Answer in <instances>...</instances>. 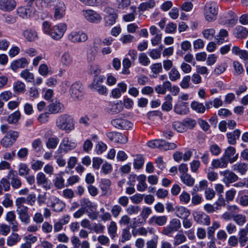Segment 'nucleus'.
<instances>
[{"instance_id":"aec40b11","label":"nucleus","mask_w":248,"mask_h":248,"mask_svg":"<svg viewBox=\"0 0 248 248\" xmlns=\"http://www.w3.org/2000/svg\"><path fill=\"white\" fill-rule=\"evenodd\" d=\"M16 4L15 0H0V9L5 12L11 11L15 8Z\"/></svg>"},{"instance_id":"6e6552de","label":"nucleus","mask_w":248,"mask_h":248,"mask_svg":"<svg viewBox=\"0 0 248 248\" xmlns=\"http://www.w3.org/2000/svg\"><path fill=\"white\" fill-rule=\"evenodd\" d=\"M181 226L180 221L177 218H173L170 221L168 226L163 228L161 233L164 235L169 236L173 232L177 231Z\"/></svg>"},{"instance_id":"8fccbe9b","label":"nucleus","mask_w":248,"mask_h":248,"mask_svg":"<svg viewBox=\"0 0 248 248\" xmlns=\"http://www.w3.org/2000/svg\"><path fill=\"white\" fill-rule=\"evenodd\" d=\"M20 77L27 82H31L34 79L33 74L28 69H24L20 74Z\"/></svg>"},{"instance_id":"de8ad7c7","label":"nucleus","mask_w":248,"mask_h":248,"mask_svg":"<svg viewBox=\"0 0 248 248\" xmlns=\"http://www.w3.org/2000/svg\"><path fill=\"white\" fill-rule=\"evenodd\" d=\"M20 112L19 110H16L8 116L7 121L10 124H16L20 118Z\"/></svg>"},{"instance_id":"c756f323","label":"nucleus","mask_w":248,"mask_h":248,"mask_svg":"<svg viewBox=\"0 0 248 248\" xmlns=\"http://www.w3.org/2000/svg\"><path fill=\"white\" fill-rule=\"evenodd\" d=\"M241 134V131L239 129H235L232 132L227 133L228 141L229 144L234 145L236 143V140L239 138Z\"/></svg>"},{"instance_id":"c85d7f7f","label":"nucleus","mask_w":248,"mask_h":248,"mask_svg":"<svg viewBox=\"0 0 248 248\" xmlns=\"http://www.w3.org/2000/svg\"><path fill=\"white\" fill-rule=\"evenodd\" d=\"M8 178L11 180L12 186L16 189L19 188L21 186V182L18 177L15 174L13 171H10L8 174Z\"/></svg>"},{"instance_id":"393cba45","label":"nucleus","mask_w":248,"mask_h":248,"mask_svg":"<svg viewBox=\"0 0 248 248\" xmlns=\"http://www.w3.org/2000/svg\"><path fill=\"white\" fill-rule=\"evenodd\" d=\"M22 34L29 42H34L38 38L37 32L32 29H26L22 31Z\"/></svg>"},{"instance_id":"4be33fe9","label":"nucleus","mask_w":248,"mask_h":248,"mask_svg":"<svg viewBox=\"0 0 248 248\" xmlns=\"http://www.w3.org/2000/svg\"><path fill=\"white\" fill-rule=\"evenodd\" d=\"M64 109V106L59 101H56L47 106L48 113L56 114L61 112Z\"/></svg>"},{"instance_id":"79ce46f5","label":"nucleus","mask_w":248,"mask_h":248,"mask_svg":"<svg viewBox=\"0 0 248 248\" xmlns=\"http://www.w3.org/2000/svg\"><path fill=\"white\" fill-rule=\"evenodd\" d=\"M111 182L108 179H102L100 182V188L102 191L106 194L110 189Z\"/></svg>"},{"instance_id":"09e8293b","label":"nucleus","mask_w":248,"mask_h":248,"mask_svg":"<svg viewBox=\"0 0 248 248\" xmlns=\"http://www.w3.org/2000/svg\"><path fill=\"white\" fill-rule=\"evenodd\" d=\"M228 36V31L225 29H221L218 34L216 36V40L219 44H222L225 41V38Z\"/></svg>"},{"instance_id":"5701e85b","label":"nucleus","mask_w":248,"mask_h":248,"mask_svg":"<svg viewBox=\"0 0 248 248\" xmlns=\"http://www.w3.org/2000/svg\"><path fill=\"white\" fill-rule=\"evenodd\" d=\"M29 62L25 58L14 61L11 63V68L15 72L19 68H24L27 66Z\"/></svg>"},{"instance_id":"bf43d9fd","label":"nucleus","mask_w":248,"mask_h":248,"mask_svg":"<svg viewBox=\"0 0 248 248\" xmlns=\"http://www.w3.org/2000/svg\"><path fill=\"white\" fill-rule=\"evenodd\" d=\"M80 204L81 208H83L85 211L88 209L91 210L93 207V203L88 199L86 198H82L80 200Z\"/></svg>"},{"instance_id":"f3484780","label":"nucleus","mask_w":248,"mask_h":248,"mask_svg":"<svg viewBox=\"0 0 248 248\" xmlns=\"http://www.w3.org/2000/svg\"><path fill=\"white\" fill-rule=\"evenodd\" d=\"M5 220L11 225L13 232H16L18 231V223L16 220V216L14 211H9L7 213Z\"/></svg>"},{"instance_id":"f704fd0d","label":"nucleus","mask_w":248,"mask_h":248,"mask_svg":"<svg viewBox=\"0 0 248 248\" xmlns=\"http://www.w3.org/2000/svg\"><path fill=\"white\" fill-rule=\"evenodd\" d=\"M196 221L197 222L203 224L205 225H209L210 223V217L206 214L203 213H199L196 217Z\"/></svg>"},{"instance_id":"ddd939ff","label":"nucleus","mask_w":248,"mask_h":248,"mask_svg":"<svg viewBox=\"0 0 248 248\" xmlns=\"http://www.w3.org/2000/svg\"><path fill=\"white\" fill-rule=\"evenodd\" d=\"M83 88L80 82H76L72 84L70 89V93L74 99H80L83 94Z\"/></svg>"},{"instance_id":"cd10ccee","label":"nucleus","mask_w":248,"mask_h":248,"mask_svg":"<svg viewBox=\"0 0 248 248\" xmlns=\"http://www.w3.org/2000/svg\"><path fill=\"white\" fill-rule=\"evenodd\" d=\"M60 62L63 66L69 67L73 64V59L70 53L64 52L61 57Z\"/></svg>"},{"instance_id":"69168bd1","label":"nucleus","mask_w":248,"mask_h":248,"mask_svg":"<svg viewBox=\"0 0 248 248\" xmlns=\"http://www.w3.org/2000/svg\"><path fill=\"white\" fill-rule=\"evenodd\" d=\"M112 170V166L111 164L105 162L101 167V172L104 174L110 173Z\"/></svg>"},{"instance_id":"bb28decb","label":"nucleus","mask_w":248,"mask_h":248,"mask_svg":"<svg viewBox=\"0 0 248 248\" xmlns=\"http://www.w3.org/2000/svg\"><path fill=\"white\" fill-rule=\"evenodd\" d=\"M37 183L38 185H42L43 187L46 190L50 189L48 185V181L46 175L42 172L37 173L36 176Z\"/></svg>"},{"instance_id":"b1692460","label":"nucleus","mask_w":248,"mask_h":248,"mask_svg":"<svg viewBox=\"0 0 248 248\" xmlns=\"http://www.w3.org/2000/svg\"><path fill=\"white\" fill-rule=\"evenodd\" d=\"M229 162L226 158L222 156L220 158L214 159L212 160L211 165L214 169H224L228 166Z\"/></svg>"},{"instance_id":"a18cd8bd","label":"nucleus","mask_w":248,"mask_h":248,"mask_svg":"<svg viewBox=\"0 0 248 248\" xmlns=\"http://www.w3.org/2000/svg\"><path fill=\"white\" fill-rule=\"evenodd\" d=\"M59 142V139L58 138L50 137L48 138L46 142V146L49 149H54L56 148Z\"/></svg>"},{"instance_id":"2f4dec72","label":"nucleus","mask_w":248,"mask_h":248,"mask_svg":"<svg viewBox=\"0 0 248 248\" xmlns=\"http://www.w3.org/2000/svg\"><path fill=\"white\" fill-rule=\"evenodd\" d=\"M234 33L238 38H244L248 36V31L242 26H237L235 28Z\"/></svg>"},{"instance_id":"774afa93","label":"nucleus","mask_w":248,"mask_h":248,"mask_svg":"<svg viewBox=\"0 0 248 248\" xmlns=\"http://www.w3.org/2000/svg\"><path fill=\"white\" fill-rule=\"evenodd\" d=\"M11 227L9 225L3 223L0 224V234L3 236L7 235L10 232Z\"/></svg>"},{"instance_id":"052dcab7","label":"nucleus","mask_w":248,"mask_h":248,"mask_svg":"<svg viewBox=\"0 0 248 248\" xmlns=\"http://www.w3.org/2000/svg\"><path fill=\"white\" fill-rule=\"evenodd\" d=\"M233 219L238 225L240 226H243L247 221L246 216L242 214L234 215Z\"/></svg>"},{"instance_id":"473e14b6","label":"nucleus","mask_w":248,"mask_h":248,"mask_svg":"<svg viewBox=\"0 0 248 248\" xmlns=\"http://www.w3.org/2000/svg\"><path fill=\"white\" fill-rule=\"evenodd\" d=\"M65 203L60 199L55 197L51 205V207L55 212H61L65 208Z\"/></svg>"},{"instance_id":"49530a36","label":"nucleus","mask_w":248,"mask_h":248,"mask_svg":"<svg viewBox=\"0 0 248 248\" xmlns=\"http://www.w3.org/2000/svg\"><path fill=\"white\" fill-rule=\"evenodd\" d=\"M169 78L171 81H176L180 78L181 75L176 67H172L168 73Z\"/></svg>"},{"instance_id":"9d476101","label":"nucleus","mask_w":248,"mask_h":248,"mask_svg":"<svg viewBox=\"0 0 248 248\" xmlns=\"http://www.w3.org/2000/svg\"><path fill=\"white\" fill-rule=\"evenodd\" d=\"M124 109L123 104L121 101L109 102L105 107V111L110 114H114L121 112Z\"/></svg>"},{"instance_id":"3c124183","label":"nucleus","mask_w":248,"mask_h":248,"mask_svg":"<svg viewBox=\"0 0 248 248\" xmlns=\"http://www.w3.org/2000/svg\"><path fill=\"white\" fill-rule=\"evenodd\" d=\"M191 108L198 113H204L205 108L202 103L194 101L191 104Z\"/></svg>"},{"instance_id":"f8f14e48","label":"nucleus","mask_w":248,"mask_h":248,"mask_svg":"<svg viewBox=\"0 0 248 248\" xmlns=\"http://www.w3.org/2000/svg\"><path fill=\"white\" fill-rule=\"evenodd\" d=\"M220 174L223 176V182L227 186L238 180V176L233 172L229 170L220 171Z\"/></svg>"},{"instance_id":"c03bdc74","label":"nucleus","mask_w":248,"mask_h":248,"mask_svg":"<svg viewBox=\"0 0 248 248\" xmlns=\"http://www.w3.org/2000/svg\"><path fill=\"white\" fill-rule=\"evenodd\" d=\"M144 163V159L141 155H137L134 160L133 166L135 169H141Z\"/></svg>"},{"instance_id":"f257e3e1","label":"nucleus","mask_w":248,"mask_h":248,"mask_svg":"<svg viewBox=\"0 0 248 248\" xmlns=\"http://www.w3.org/2000/svg\"><path fill=\"white\" fill-rule=\"evenodd\" d=\"M56 125L59 129L69 133L75 129V121L72 115L62 114L57 117Z\"/></svg>"},{"instance_id":"20e7f679","label":"nucleus","mask_w":248,"mask_h":248,"mask_svg":"<svg viewBox=\"0 0 248 248\" xmlns=\"http://www.w3.org/2000/svg\"><path fill=\"white\" fill-rule=\"evenodd\" d=\"M77 143L68 137H64L62 139L58 150L60 153H67L73 150L77 146Z\"/></svg>"},{"instance_id":"680f3d73","label":"nucleus","mask_w":248,"mask_h":248,"mask_svg":"<svg viewBox=\"0 0 248 248\" xmlns=\"http://www.w3.org/2000/svg\"><path fill=\"white\" fill-rule=\"evenodd\" d=\"M150 68L152 72L156 75L155 76H154V77H156L157 75L163 71L162 64L160 62L155 63L152 64L150 66Z\"/></svg>"},{"instance_id":"a878e982","label":"nucleus","mask_w":248,"mask_h":248,"mask_svg":"<svg viewBox=\"0 0 248 248\" xmlns=\"http://www.w3.org/2000/svg\"><path fill=\"white\" fill-rule=\"evenodd\" d=\"M28 207H27L20 210H16V212L20 220L22 222L26 224L30 222V217L28 213Z\"/></svg>"},{"instance_id":"4c0bfd02","label":"nucleus","mask_w":248,"mask_h":248,"mask_svg":"<svg viewBox=\"0 0 248 248\" xmlns=\"http://www.w3.org/2000/svg\"><path fill=\"white\" fill-rule=\"evenodd\" d=\"M20 239V237L17 233L13 232L7 238V245L9 247H12L18 242Z\"/></svg>"},{"instance_id":"ea45409f","label":"nucleus","mask_w":248,"mask_h":248,"mask_svg":"<svg viewBox=\"0 0 248 248\" xmlns=\"http://www.w3.org/2000/svg\"><path fill=\"white\" fill-rule=\"evenodd\" d=\"M248 233L242 228L238 232V240L241 247H243L248 241Z\"/></svg>"},{"instance_id":"412c9836","label":"nucleus","mask_w":248,"mask_h":248,"mask_svg":"<svg viewBox=\"0 0 248 248\" xmlns=\"http://www.w3.org/2000/svg\"><path fill=\"white\" fill-rule=\"evenodd\" d=\"M167 221V217L165 216L152 217L148 220V223L151 225L164 226Z\"/></svg>"},{"instance_id":"a19ab883","label":"nucleus","mask_w":248,"mask_h":248,"mask_svg":"<svg viewBox=\"0 0 248 248\" xmlns=\"http://www.w3.org/2000/svg\"><path fill=\"white\" fill-rule=\"evenodd\" d=\"M228 67L227 63L225 62H221L216 65L213 70V74L216 76H218L223 73Z\"/></svg>"},{"instance_id":"864d4df0","label":"nucleus","mask_w":248,"mask_h":248,"mask_svg":"<svg viewBox=\"0 0 248 248\" xmlns=\"http://www.w3.org/2000/svg\"><path fill=\"white\" fill-rule=\"evenodd\" d=\"M27 4V7L33 9H40L41 5L39 3V0H24Z\"/></svg>"},{"instance_id":"9b49d317","label":"nucleus","mask_w":248,"mask_h":248,"mask_svg":"<svg viewBox=\"0 0 248 248\" xmlns=\"http://www.w3.org/2000/svg\"><path fill=\"white\" fill-rule=\"evenodd\" d=\"M82 14L85 18L90 23H99L102 19L100 14L96 11L92 10H84Z\"/></svg>"},{"instance_id":"6e6d98bb","label":"nucleus","mask_w":248,"mask_h":248,"mask_svg":"<svg viewBox=\"0 0 248 248\" xmlns=\"http://www.w3.org/2000/svg\"><path fill=\"white\" fill-rule=\"evenodd\" d=\"M186 240V236L183 233H177L174 237L173 245L175 246H178Z\"/></svg>"},{"instance_id":"39448f33","label":"nucleus","mask_w":248,"mask_h":248,"mask_svg":"<svg viewBox=\"0 0 248 248\" xmlns=\"http://www.w3.org/2000/svg\"><path fill=\"white\" fill-rule=\"evenodd\" d=\"M66 30L67 25L65 23H59L52 28L50 36L54 39L59 40L63 36Z\"/></svg>"},{"instance_id":"4468645a","label":"nucleus","mask_w":248,"mask_h":248,"mask_svg":"<svg viewBox=\"0 0 248 248\" xmlns=\"http://www.w3.org/2000/svg\"><path fill=\"white\" fill-rule=\"evenodd\" d=\"M68 39L73 43H80L85 42L87 39V35L82 31H73L68 35Z\"/></svg>"},{"instance_id":"423d86ee","label":"nucleus","mask_w":248,"mask_h":248,"mask_svg":"<svg viewBox=\"0 0 248 248\" xmlns=\"http://www.w3.org/2000/svg\"><path fill=\"white\" fill-rule=\"evenodd\" d=\"M107 137L111 141L114 142L124 144L128 142V138L122 133L110 131L106 133Z\"/></svg>"},{"instance_id":"1a4fd4ad","label":"nucleus","mask_w":248,"mask_h":248,"mask_svg":"<svg viewBox=\"0 0 248 248\" xmlns=\"http://www.w3.org/2000/svg\"><path fill=\"white\" fill-rule=\"evenodd\" d=\"M18 136L17 132L10 130L1 140V144L5 148H9L16 141Z\"/></svg>"},{"instance_id":"5fc2aeb1","label":"nucleus","mask_w":248,"mask_h":248,"mask_svg":"<svg viewBox=\"0 0 248 248\" xmlns=\"http://www.w3.org/2000/svg\"><path fill=\"white\" fill-rule=\"evenodd\" d=\"M186 103L182 101L178 102L174 106V109L175 112L180 115H184L186 114V111L185 109L183 108H182L183 107H186Z\"/></svg>"},{"instance_id":"dca6fc26","label":"nucleus","mask_w":248,"mask_h":248,"mask_svg":"<svg viewBox=\"0 0 248 248\" xmlns=\"http://www.w3.org/2000/svg\"><path fill=\"white\" fill-rule=\"evenodd\" d=\"M105 11L108 14L104 17L105 25L109 26L113 25L116 22L117 15L114 13V9L106 8Z\"/></svg>"},{"instance_id":"a211bd4d","label":"nucleus","mask_w":248,"mask_h":248,"mask_svg":"<svg viewBox=\"0 0 248 248\" xmlns=\"http://www.w3.org/2000/svg\"><path fill=\"white\" fill-rule=\"evenodd\" d=\"M235 154V148L233 147L229 146L225 150L224 154L223 156L228 160L229 163H232L236 161L238 157V154H236L233 156Z\"/></svg>"},{"instance_id":"7c9ffc66","label":"nucleus","mask_w":248,"mask_h":248,"mask_svg":"<svg viewBox=\"0 0 248 248\" xmlns=\"http://www.w3.org/2000/svg\"><path fill=\"white\" fill-rule=\"evenodd\" d=\"M232 170L239 172L242 175L246 174L248 170L247 164L245 163L237 162L232 166Z\"/></svg>"},{"instance_id":"6ab92c4d","label":"nucleus","mask_w":248,"mask_h":248,"mask_svg":"<svg viewBox=\"0 0 248 248\" xmlns=\"http://www.w3.org/2000/svg\"><path fill=\"white\" fill-rule=\"evenodd\" d=\"M66 7L62 2H59L54 8V18L55 20L62 18L65 14Z\"/></svg>"},{"instance_id":"37998d69","label":"nucleus","mask_w":248,"mask_h":248,"mask_svg":"<svg viewBox=\"0 0 248 248\" xmlns=\"http://www.w3.org/2000/svg\"><path fill=\"white\" fill-rule=\"evenodd\" d=\"M215 34L216 31L213 28L206 29L202 31L203 37L208 40H211L215 37H216Z\"/></svg>"},{"instance_id":"0e129e2a","label":"nucleus","mask_w":248,"mask_h":248,"mask_svg":"<svg viewBox=\"0 0 248 248\" xmlns=\"http://www.w3.org/2000/svg\"><path fill=\"white\" fill-rule=\"evenodd\" d=\"M26 201L27 200H25V198L24 197H20L16 199L15 201L16 210H20L23 209V208L28 207L27 206L24 205V203H26Z\"/></svg>"},{"instance_id":"338daca9","label":"nucleus","mask_w":248,"mask_h":248,"mask_svg":"<svg viewBox=\"0 0 248 248\" xmlns=\"http://www.w3.org/2000/svg\"><path fill=\"white\" fill-rule=\"evenodd\" d=\"M232 65L234 69L235 73L237 75H240L242 74L244 69L242 64L238 61H234L232 63Z\"/></svg>"},{"instance_id":"7ed1b4c3","label":"nucleus","mask_w":248,"mask_h":248,"mask_svg":"<svg viewBox=\"0 0 248 248\" xmlns=\"http://www.w3.org/2000/svg\"><path fill=\"white\" fill-rule=\"evenodd\" d=\"M111 124L115 128L122 130H128L133 124L124 116H118L111 121Z\"/></svg>"},{"instance_id":"f03ea898","label":"nucleus","mask_w":248,"mask_h":248,"mask_svg":"<svg viewBox=\"0 0 248 248\" xmlns=\"http://www.w3.org/2000/svg\"><path fill=\"white\" fill-rule=\"evenodd\" d=\"M218 7L217 4L213 1L207 2L203 8V16L208 22H212L217 18Z\"/></svg>"},{"instance_id":"58836bf2","label":"nucleus","mask_w":248,"mask_h":248,"mask_svg":"<svg viewBox=\"0 0 248 248\" xmlns=\"http://www.w3.org/2000/svg\"><path fill=\"white\" fill-rule=\"evenodd\" d=\"M180 179L184 184L188 186H193L195 183V179L188 173L181 174Z\"/></svg>"},{"instance_id":"603ef678","label":"nucleus","mask_w":248,"mask_h":248,"mask_svg":"<svg viewBox=\"0 0 248 248\" xmlns=\"http://www.w3.org/2000/svg\"><path fill=\"white\" fill-rule=\"evenodd\" d=\"M164 144V140H155L148 142V146L152 148H159L162 150V145Z\"/></svg>"},{"instance_id":"2eb2a0df","label":"nucleus","mask_w":248,"mask_h":248,"mask_svg":"<svg viewBox=\"0 0 248 248\" xmlns=\"http://www.w3.org/2000/svg\"><path fill=\"white\" fill-rule=\"evenodd\" d=\"M17 14L23 18H28L33 16L36 12V9H33L30 7L20 6L16 10Z\"/></svg>"},{"instance_id":"e2e57ef3","label":"nucleus","mask_w":248,"mask_h":248,"mask_svg":"<svg viewBox=\"0 0 248 248\" xmlns=\"http://www.w3.org/2000/svg\"><path fill=\"white\" fill-rule=\"evenodd\" d=\"M172 126L173 128L178 132H184L186 131V125H184V123L178 121L174 122Z\"/></svg>"},{"instance_id":"0eeeda50","label":"nucleus","mask_w":248,"mask_h":248,"mask_svg":"<svg viewBox=\"0 0 248 248\" xmlns=\"http://www.w3.org/2000/svg\"><path fill=\"white\" fill-rule=\"evenodd\" d=\"M105 78L104 76H100L94 78L93 83L90 85L91 90L98 92L100 94H105L107 92V89L105 86L102 84Z\"/></svg>"},{"instance_id":"4d7b16f0","label":"nucleus","mask_w":248,"mask_h":248,"mask_svg":"<svg viewBox=\"0 0 248 248\" xmlns=\"http://www.w3.org/2000/svg\"><path fill=\"white\" fill-rule=\"evenodd\" d=\"M138 60L139 63L144 66H146L150 63V60L145 53H141L139 54Z\"/></svg>"},{"instance_id":"72a5a7b5","label":"nucleus","mask_w":248,"mask_h":248,"mask_svg":"<svg viewBox=\"0 0 248 248\" xmlns=\"http://www.w3.org/2000/svg\"><path fill=\"white\" fill-rule=\"evenodd\" d=\"M13 91L17 94L24 93L26 91L25 84L20 80L15 82L13 84Z\"/></svg>"},{"instance_id":"c9c22d12","label":"nucleus","mask_w":248,"mask_h":248,"mask_svg":"<svg viewBox=\"0 0 248 248\" xmlns=\"http://www.w3.org/2000/svg\"><path fill=\"white\" fill-rule=\"evenodd\" d=\"M172 97L170 94H168L165 97V102L162 105V109L163 110L169 111L172 108Z\"/></svg>"},{"instance_id":"e433bc0d","label":"nucleus","mask_w":248,"mask_h":248,"mask_svg":"<svg viewBox=\"0 0 248 248\" xmlns=\"http://www.w3.org/2000/svg\"><path fill=\"white\" fill-rule=\"evenodd\" d=\"M190 214L189 211L186 207L180 206L176 208V215L179 218L184 219L188 217Z\"/></svg>"},{"instance_id":"13d9d810","label":"nucleus","mask_w":248,"mask_h":248,"mask_svg":"<svg viewBox=\"0 0 248 248\" xmlns=\"http://www.w3.org/2000/svg\"><path fill=\"white\" fill-rule=\"evenodd\" d=\"M108 233L111 236V238L113 239L115 236L117 230L116 223L114 221H111L108 226Z\"/></svg>"}]
</instances>
